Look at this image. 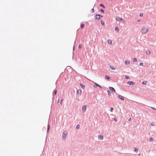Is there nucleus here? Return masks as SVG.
I'll return each instance as SVG.
<instances>
[{"label": "nucleus", "mask_w": 156, "mask_h": 156, "mask_svg": "<svg viewBox=\"0 0 156 156\" xmlns=\"http://www.w3.org/2000/svg\"><path fill=\"white\" fill-rule=\"evenodd\" d=\"M116 20L118 21H121V22L123 21V20L122 18H120L119 17L116 18Z\"/></svg>", "instance_id": "9"}, {"label": "nucleus", "mask_w": 156, "mask_h": 156, "mask_svg": "<svg viewBox=\"0 0 156 156\" xmlns=\"http://www.w3.org/2000/svg\"><path fill=\"white\" fill-rule=\"evenodd\" d=\"M95 18L97 20H99L101 18L100 17V14H96L95 16Z\"/></svg>", "instance_id": "4"}, {"label": "nucleus", "mask_w": 156, "mask_h": 156, "mask_svg": "<svg viewBox=\"0 0 156 156\" xmlns=\"http://www.w3.org/2000/svg\"><path fill=\"white\" fill-rule=\"evenodd\" d=\"M131 120V118H129V120H128L129 121H130Z\"/></svg>", "instance_id": "44"}, {"label": "nucleus", "mask_w": 156, "mask_h": 156, "mask_svg": "<svg viewBox=\"0 0 156 156\" xmlns=\"http://www.w3.org/2000/svg\"><path fill=\"white\" fill-rule=\"evenodd\" d=\"M107 92L108 95H111V94H110L111 92L110 90H107Z\"/></svg>", "instance_id": "28"}, {"label": "nucleus", "mask_w": 156, "mask_h": 156, "mask_svg": "<svg viewBox=\"0 0 156 156\" xmlns=\"http://www.w3.org/2000/svg\"><path fill=\"white\" fill-rule=\"evenodd\" d=\"M125 78L127 79H128L129 78V77L128 76H125Z\"/></svg>", "instance_id": "29"}, {"label": "nucleus", "mask_w": 156, "mask_h": 156, "mask_svg": "<svg viewBox=\"0 0 156 156\" xmlns=\"http://www.w3.org/2000/svg\"><path fill=\"white\" fill-rule=\"evenodd\" d=\"M63 99H62L61 100V101L62 102V101H63Z\"/></svg>", "instance_id": "47"}, {"label": "nucleus", "mask_w": 156, "mask_h": 156, "mask_svg": "<svg viewBox=\"0 0 156 156\" xmlns=\"http://www.w3.org/2000/svg\"><path fill=\"white\" fill-rule=\"evenodd\" d=\"M115 31H117L118 32L119 31V29L117 27H116L115 28Z\"/></svg>", "instance_id": "20"}, {"label": "nucleus", "mask_w": 156, "mask_h": 156, "mask_svg": "<svg viewBox=\"0 0 156 156\" xmlns=\"http://www.w3.org/2000/svg\"><path fill=\"white\" fill-rule=\"evenodd\" d=\"M91 11H92V13H93V12H94V9L93 8L92 9H91Z\"/></svg>", "instance_id": "38"}, {"label": "nucleus", "mask_w": 156, "mask_h": 156, "mask_svg": "<svg viewBox=\"0 0 156 156\" xmlns=\"http://www.w3.org/2000/svg\"><path fill=\"white\" fill-rule=\"evenodd\" d=\"M101 23L102 25H105V23L104 21L102 20H101Z\"/></svg>", "instance_id": "25"}, {"label": "nucleus", "mask_w": 156, "mask_h": 156, "mask_svg": "<svg viewBox=\"0 0 156 156\" xmlns=\"http://www.w3.org/2000/svg\"><path fill=\"white\" fill-rule=\"evenodd\" d=\"M87 109V106L84 105L82 106V109L83 112H84L86 111Z\"/></svg>", "instance_id": "6"}, {"label": "nucleus", "mask_w": 156, "mask_h": 156, "mask_svg": "<svg viewBox=\"0 0 156 156\" xmlns=\"http://www.w3.org/2000/svg\"><path fill=\"white\" fill-rule=\"evenodd\" d=\"M108 43L109 44H112V41L111 40H109L108 41Z\"/></svg>", "instance_id": "22"}, {"label": "nucleus", "mask_w": 156, "mask_h": 156, "mask_svg": "<svg viewBox=\"0 0 156 156\" xmlns=\"http://www.w3.org/2000/svg\"><path fill=\"white\" fill-rule=\"evenodd\" d=\"M81 90L80 89L77 90V94L79 95H80L81 94Z\"/></svg>", "instance_id": "8"}, {"label": "nucleus", "mask_w": 156, "mask_h": 156, "mask_svg": "<svg viewBox=\"0 0 156 156\" xmlns=\"http://www.w3.org/2000/svg\"><path fill=\"white\" fill-rule=\"evenodd\" d=\"M127 83L129 85H133L134 84V83L133 82L131 81H129Z\"/></svg>", "instance_id": "2"}, {"label": "nucleus", "mask_w": 156, "mask_h": 156, "mask_svg": "<svg viewBox=\"0 0 156 156\" xmlns=\"http://www.w3.org/2000/svg\"><path fill=\"white\" fill-rule=\"evenodd\" d=\"M110 67L111 69L112 70H115L116 69V68L115 67L112 66L111 65L110 66Z\"/></svg>", "instance_id": "16"}, {"label": "nucleus", "mask_w": 156, "mask_h": 156, "mask_svg": "<svg viewBox=\"0 0 156 156\" xmlns=\"http://www.w3.org/2000/svg\"><path fill=\"white\" fill-rule=\"evenodd\" d=\"M118 97L119 98H120L122 100V101L124 100V98H123V97L122 96V95H119L118 96Z\"/></svg>", "instance_id": "7"}, {"label": "nucleus", "mask_w": 156, "mask_h": 156, "mask_svg": "<svg viewBox=\"0 0 156 156\" xmlns=\"http://www.w3.org/2000/svg\"><path fill=\"white\" fill-rule=\"evenodd\" d=\"M103 139V137H98V140H99L101 141Z\"/></svg>", "instance_id": "21"}, {"label": "nucleus", "mask_w": 156, "mask_h": 156, "mask_svg": "<svg viewBox=\"0 0 156 156\" xmlns=\"http://www.w3.org/2000/svg\"><path fill=\"white\" fill-rule=\"evenodd\" d=\"M143 13H140L139 14V16H140L142 17L143 16Z\"/></svg>", "instance_id": "33"}, {"label": "nucleus", "mask_w": 156, "mask_h": 156, "mask_svg": "<svg viewBox=\"0 0 156 156\" xmlns=\"http://www.w3.org/2000/svg\"><path fill=\"white\" fill-rule=\"evenodd\" d=\"M80 86L81 87V88L83 89H84L85 88V86L82 84H80Z\"/></svg>", "instance_id": "14"}, {"label": "nucleus", "mask_w": 156, "mask_h": 156, "mask_svg": "<svg viewBox=\"0 0 156 156\" xmlns=\"http://www.w3.org/2000/svg\"><path fill=\"white\" fill-rule=\"evenodd\" d=\"M70 67V66H67V67H66V69H67V68H68V69H69V68Z\"/></svg>", "instance_id": "41"}, {"label": "nucleus", "mask_w": 156, "mask_h": 156, "mask_svg": "<svg viewBox=\"0 0 156 156\" xmlns=\"http://www.w3.org/2000/svg\"><path fill=\"white\" fill-rule=\"evenodd\" d=\"M147 83V81H144L142 82V83L143 84L145 85Z\"/></svg>", "instance_id": "18"}, {"label": "nucleus", "mask_w": 156, "mask_h": 156, "mask_svg": "<svg viewBox=\"0 0 156 156\" xmlns=\"http://www.w3.org/2000/svg\"><path fill=\"white\" fill-rule=\"evenodd\" d=\"M113 120L114 121H115V122H116V121H117L116 119L115 118Z\"/></svg>", "instance_id": "39"}, {"label": "nucleus", "mask_w": 156, "mask_h": 156, "mask_svg": "<svg viewBox=\"0 0 156 156\" xmlns=\"http://www.w3.org/2000/svg\"><path fill=\"white\" fill-rule=\"evenodd\" d=\"M100 6L102 7L103 8H105V6H104V5L102 4H101L100 5Z\"/></svg>", "instance_id": "23"}, {"label": "nucleus", "mask_w": 156, "mask_h": 156, "mask_svg": "<svg viewBox=\"0 0 156 156\" xmlns=\"http://www.w3.org/2000/svg\"><path fill=\"white\" fill-rule=\"evenodd\" d=\"M100 11L103 13L104 12V10L103 9H100Z\"/></svg>", "instance_id": "34"}, {"label": "nucleus", "mask_w": 156, "mask_h": 156, "mask_svg": "<svg viewBox=\"0 0 156 156\" xmlns=\"http://www.w3.org/2000/svg\"><path fill=\"white\" fill-rule=\"evenodd\" d=\"M130 62L129 61L126 60L125 62V64L126 65H129Z\"/></svg>", "instance_id": "11"}, {"label": "nucleus", "mask_w": 156, "mask_h": 156, "mask_svg": "<svg viewBox=\"0 0 156 156\" xmlns=\"http://www.w3.org/2000/svg\"><path fill=\"white\" fill-rule=\"evenodd\" d=\"M105 79L108 80H109L110 79V77L109 76L106 75L105 76Z\"/></svg>", "instance_id": "12"}, {"label": "nucleus", "mask_w": 156, "mask_h": 156, "mask_svg": "<svg viewBox=\"0 0 156 156\" xmlns=\"http://www.w3.org/2000/svg\"><path fill=\"white\" fill-rule=\"evenodd\" d=\"M100 18H101V17H103V16L101 15H100Z\"/></svg>", "instance_id": "40"}, {"label": "nucleus", "mask_w": 156, "mask_h": 156, "mask_svg": "<svg viewBox=\"0 0 156 156\" xmlns=\"http://www.w3.org/2000/svg\"><path fill=\"white\" fill-rule=\"evenodd\" d=\"M82 44H80L79 45V47H78V48L79 49H81L82 48Z\"/></svg>", "instance_id": "26"}, {"label": "nucleus", "mask_w": 156, "mask_h": 156, "mask_svg": "<svg viewBox=\"0 0 156 156\" xmlns=\"http://www.w3.org/2000/svg\"><path fill=\"white\" fill-rule=\"evenodd\" d=\"M84 26V24H81L80 25V27L81 29H83Z\"/></svg>", "instance_id": "19"}, {"label": "nucleus", "mask_w": 156, "mask_h": 156, "mask_svg": "<svg viewBox=\"0 0 156 156\" xmlns=\"http://www.w3.org/2000/svg\"><path fill=\"white\" fill-rule=\"evenodd\" d=\"M133 61L136 62H137V59L136 58H133Z\"/></svg>", "instance_id": "24"}, {"label": "nucleus", "mask_w": 156, "mask_h": 156, "mask_svg": "<svg viewBox=\"0 0 156 156\" xmlns=\"http://www.w3.org/2000/svg\"><path fill=\"white\" fill-rule=\"evenodd\" d=\"M134 151L135 152L137 153L138 152V149L136 147L135 148Z\"/></svg>", "instance_id": "27"}, {"label": "nucleus", "mask_w": 156, "mask_h": 156, "mask_svg": "<svg viewBox=\"0 0 156 156\" xmlns=\"http://www.w3.org/2000/svg\"><path fill=\"white\" fill-rule=\"evenodd\" d=\"M57 92V90L56 89H55L54 90V92H53V95H55L56 94Z\"/></svg>", "instance_id": "15"}, {"label": "nucleus", "mask_w": 156, "mask_h": 156, "mask_svg": "<svg viewBox=\"0 0 156 156\" xmlns=\"http://www.w3.org/2000/svg\"><path fill=\"white\" fill-rule=\"evenodd\" d=\"M148 30L145 27H144L142 28L141 30V32L143 34L146 33Z\"/></svg>", "instance_id": "1"}, {"label": "nucleus", "mask_w": 156, "mask_h": 156, "mask_svg": "<svg viewBox=\"0 0 156 156\" xmlns=\"http://www.w3.org/2000/svg\"><path fill=\"white\" fill-rule=\"evenodd\" d=\"M146 53L147 55H149L151 53V51L150 50H148L146 51Z\"/></svg>", "instance_id": "13"}, {"label": "nucleus", "mask_w": 156, "mask_h": 156, "mask_svg": "<svg viewBox=\"0 0 156 156\" xmlns=\"http://www.w3.org/2000/svg\"><path fill=\"white\" fill-rule=\"evenodd\" d=\"M62 101H61V102H60V105H62Z\"/></svg>", "instance_id": "46"}, {"label": "nucleus", "mask_w": 156, "mask_h": 156, "mask_svg": "<svg viewBox=\"0 0 156 156\" xmlns=\"http://www.w3.org/2000/svg\"><path fill=\"white\" fill-rule=\"evenodd\" d=\"M80 127V126L79 125H77L76 126V128L77 129H78Z\"/></svg>", "instance_id": "30"}, {"label": "nucleus", "mask_w": 156, "mask_h": 156, "mask_svg": "<svg viewBox=\"0 0 156 156\" xmlns=\"http://www.w3.org/2000/svg\"><path fill=\"white\" fill-rule=\"evenodd\" d=\"M138 21V22H140V20H138V21Z\"/></svg>", "instance_id": "45"}, {"label": "nucleus", "mask_w": 156, "mask_h": 156, "mask_svg": "<svg viewBox=\"0 0 156 156\" xmlns=\"http://www.w3.org/2000/svg\"><path fill=\"white\" fill-rule=\"evenodd\" d=\"M139 65L140 66H142L143 65V62H140V63Z\"/></svg>", "instance_id": "35"}, {"label": "nucleus", "mask_w": 156, "mask_h": 156, "mask_svg": "<svg viewBox=\"0 0 156 156\" xmlns=\"http://www.w3.org/2000/svg\"><path fill=\"white\" fill-rule=\"evenodd\" d=\"M74 49H75L74 46L73 47V50H74Z\"/></svg>", "instance_id": "43"}, {"label": "nucleus", "mask_w": 156, "mask_h": 156, "mask_svg": "<svg viewBox=\"0 0 156 156\" xmlns=\"http://www.w3.org/2000/svg\"><path fill=\"white\" fill-rule=\"evenodd\" d=\"M152 140H153V139H152V138H150L149 139V141H150V142H151V141H152Z\"/></svg>", "instance_id": "37"}, {"label": "nucleus", "mask_w": 156, "mask_h": 156, "mask_svg": "<svg viewBox=\"0 0 156 156\" xmlns=\"http://www.w3.org/2000/svg\"><path fill=\"white\" fill-rule=\"evenodd\" d=\"M151 125L152 126H154V125H155V123H154V122H151Z\"/></svg>", "instance_id": "32"}, {"label": "nucleus", "mask_w": 156, "mask_h": 156, "mask_svg": "<svg viewBox=\"0 0 156 156\" xmlns=\"http://www.w3.org/2000/svg\"><path fill=\"white\" fill-rule=\"evenodd\" d=\"M150 108L156 110V108L154 107H151Z\"/></svg>", "instance_id": "36"}, {"label": "nucleus", "mask_w": 156, "mask_h": 156, "mask_svg": "<svg viewBox=\"0 0 156 156\" xmlns=\"http://www.w3.org/2000/svg\"><path fill=\"white\" fill-rule=\"evenodd\" d=\"M98 136H103V135H99Z\"/></svg>", "instance_id": "42"}, {"label": "nucleus", "mask_w": 156, "mask_h": 156, "mask_svg": "<svg viewBox=\"0 0 156 156\" xmlns=\"http://www.w3.org/2000/svg\"><path fill=\"white\" fill-rule=\"evenodd\" d=\"M113 108L112 107H111L110 108V111L111 112H112L113 111Z\"/></svg>", "instance_id": "31"}, {"label": "nucleus", "mask_w": 156, "mask_h": 156, "mask_svg": "<svg viewBox=\"0 0 156 156\" xmlns=\"http://www.w3.org/2000/svg\"><path fill=\"white\" fill-rule=\"evenodd\" d=\"M109 88L112 92H115V89L113 87H109Z\"/></svg>", "instance_id": "5"}, {"label": "nucleus", "mask_w": 156, "mask_h": 156, "mask_svg": "<svg viewBox=\"0 0 156 156\" xmlns=\"http://www.w3.org/2000/svg\"><path fill=\"white\" fill-rule=\"evenodd\" d=\"M95 85H94L93 86V87H97H97H99L101 89L102 88V87H101V86H100V85H99V84H98V83H95Z\"/></svg>", "instance_id": "3"}, {"label": "nucleus", "mask_w": 156, "mask_h": 156, "mask_svg": "<svg viewBox=\"0 0 156 156\" xmlns=\"http://www.w3.org/2000/svg\"><path fill=\"white\" fill-rule=\"evenodd\" d=\"M67 132L66 131H64L63 132L62 136H66Z\"/></svg>", "instance_id": "10"}, {"label": "nucleus", "mask_w": 156, "mask_h": 156, "mask_svg": "<svg viewBox=\"0 0 156 156\" xmlns=\"http://www.w3.org/2000/svg\"><path fill=\"white\" fill-rule=\"evenodd\" d=\"M50 129V125H48L47 128V132H49Z\"/></svg>", "instance_id": "17"}]
</instances>
